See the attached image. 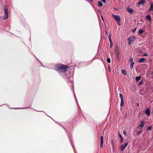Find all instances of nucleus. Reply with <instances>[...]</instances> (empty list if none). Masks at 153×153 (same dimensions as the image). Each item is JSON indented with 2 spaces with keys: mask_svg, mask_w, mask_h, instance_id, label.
Returning <instances> with one entry per match:
<instances>
[{
  "mask_svg": "<svg viewBox=\"0 0 153 153\" xmlns=\"http://www.w3.org/2000/svg\"><path fill=\"white\" fill-rule=\"evenodd\" d=\"M56 70L59 72H65L67 71V66L62 64H58L56 66Z\"/></svg>",
  "mask_w": 153,
  "mask_h": 153,
  "instance_id": "f257e3e1",
  "label": "nucleus"
},
{
  "mask_svg": "<svg viewBox=\"0 0 153 153\" xmlns=\"http://www.w3.org/2000/svg\"><path fill=\"white\" fill-rule=\"evenodd\" d=\"M4 10L5 15V17L4 18L5 19H7L8 18V10L7 7L6 6H4Z\"/></svg>",
  "mask_w": 153,
  "mask_h": 153,
  "instance_id": "f03ea898",
  "label": "nucleus"
},
{
  "mask_svg": "<svg viewBox=\"0 0 153 153\" xmlns=\"http://www.w3.org/2000/svg\"><path fill=\"white\" fill-rule=\"evenodd\" d=\"M119 95L121 99V103L120 105L121 107H123L124 105V104L123 95L121 94H120Z\"/></svg>",
  "mask_w": 153,
  "mask_h": 153,
  "instance_id": "7ed1b4c3",
  "label": "nucleus"
},
{
  "mask_svg": "<svg viewBox=\"0 0 153 153\" xmlns=\"http://www.w3.org/2000/svg\"><path fill=\"white\" fill-rule=\"evenodd\" d=\"M112 17L117 21L120 22V16L117 15H112Z\"/></svg>",
  "mask_w": 153,
  "mask_h": 153,
  "instance_id": "20e7f679",
  "label": "nucleus"
},
{
  "mask_svg": "<svg viewBox=\"0 0 153 153\" xmlns=\"http://www.w3.org/2000/svg\"><path fill=\"white\" fill-rule=\"evenodd\" d=\"M144 125V122L142 121L141 122L140 124L138 126L137 128L139 129H141L143 127Z\"/></svg>",
  "mask_w": 153,
  "mask_h": 153,
  "instance_id": "39448f33",
  "label": "nucleus"
},
{
  "mask_svg": "<svg viewBox=\"0 0 153 153\" xmlns=\"http://www.w3.org/2000/svg\"><path fill=\"white\" fill-rule=\"evenodd\" d=\"M128 145L127 143H126L124 144V145H122L120 147V149L121 151H122L126 147V146H127Z\"/></svg>",
  "mask_w": 153,
  "mask_h": 153,
  "instance_id": "423d86ee",
  "label": "nucleus"
},
{
  "mask_svg": "<svg viewBox=\"0 0 153 153\" xmlns=\"http://www.w3.org/2000/svg\"><path fill=\"white\" fill-rule=\"evenodd\" d=\"M103 137L102 136L100 137V147L101 148L103 146Z\"/></svg>",
  "mask_w": 153,
  "mask_h": 153,
  "instance_id": "0eeeda50",
  "label": "nucleus"
},
{
  "mask_svg": "<svg viewBox=\"0 0 153 153\" xmlns=\"http://www.w3.org/2000/svg\"><path fill=\"white\" fill-rule=\"evenodd\" d=\"M135 39L134 37H130L128 39V41H130V42H132L134 41Z\"/></svg>",
  "mask_w": 153,
  "mask_h": 153,
  "instance_id": "6e6552de",
  "label": "nucleus"
},
{
  "mask_svg": "<svg viewBox=\"0 0 153 153\" xmlns=\"http://www.w3.org/2000/svg\"><path fill=\"white\" fill-rule=\"evenodd\" d=\"M145 113L147 115V116H149L150 114V112L149 109L147 108L145 111Z\"/></svg>",
  "mask_w": 153,
  "mask_h": 153,
  "instance_id": "1a4fd4ad",
  "label": "nucleus"
},
{
  "mask_svg": "<svg viewBox=\"0 0 153 153\" xmlns=\"http://www.w3.org/2000/svg\"><path fill=\"white\" fill-rule=\"evenodd\" d=\"M127 10L128 13H132L133 12V9L130 8H127Z\"/></svg>",
  "mask_w": 153,
  "mask_h": 153,
  "instance_id": "9d476101",
  "label": "nucleus"
},
{
  "mask_svg": "<svg viewBox=\"0 0 153 153\" xmlns=\"http://www.w3.org/2000/svg\"><path fill=\"white\" fill-rule=\"evenodd\" d=\"M145 60V59L144 58H142L140 59H139V61L141 63V62H143Z\"/></svg>",
  "mask_w": 153,
  "mask_h": 153,
  "instance_id": "9b49d317",
  "label": "nucleus"
},
{
  "mask_svg": "<svg viewBox=\"0 0 153 153\" xmlns=\"http://www.w3.org/2000/svg\"><path fill=\"white\" fill-rule=\"evenodd\" d=\"M145 0H141L138 2V4H144Z\"/></svg>",
  "mask_w": 153,
  "mask_h": 153,
  "instance_id": "f8f14e48",
  "label": "nucleus"
},
{
  "mask_svg": "<svg viewBox=\"0 0 153 153\" xmlns=\"http://www.w3.org/2000/svg\"><path fill=\"white\" fill-rule=\"evenodd\" d=\"M121 72L124 75L126 74V71L125 70L122 69L121 70Z\"/></svg>",
  "mask_w": 153,
  "mask_h": 153,
  "instance_id": "ddd939ff",
  "label": "nucleus"
},
{
  "mask_svg": "<svg viewBox=\"0 0 153 153\" xmlns=\"http://www.w3.org/2000/svg\"><path fill=\"white\" fill-rule=\"evenodd\" d=\"M146 18L149 21H151V17L149 15H148L146 17Z\"/></svg>",
  "mask_w": 153,
  "mask_h": 153,
  "instance_id": "4468645a",
  "label": "nucleus"
},
{
  "mask_svg": "<svg viewBox=\"0 0 153 153\" xmlns=\"http://www.w3.org/2000/svg\"><path fill=\"white\" fill-rule=\"evenodd\" d=\"M153 10V4H151V7L149 9V11H150Z\"/></svg>",
  "mask_w": 153,
  "mask_h": 153,
  "instance_id": "2eb2a0df",
  "label": "nucleus"
},
{
  "mask_svg": "<svg viewBox=\"0 0 153 153\" xmlns=\"http://www.w3.org/2000/svg\"><path fill=\"white\" fill-rule=\"evenodd\" d=\"M141 78V77L140 76H137L136 77V80L137 81H139Z\"/></svg>",
  "mask_w": 153,
  "mask_h": 153,
  "instance_id": "dca6fc26",
  "label": "nucleus"
},
{
  "mask_svg": "<svg viewBox=\"0 0 153 153\" xmlns=\"http://www.w3.org/2000/svg\"><path fill=\"white\" fill-rule=\"evenodd\" d=\"M144 32V30H143L142 29H140L138 32V33L139 34H141L143 33Z\"/></svg>",
  "mask_w": 153,
  "mask_h": 153,
  "instance_id": "f3484780",
  "label": "nucleus"
},
{
  "mask_svg": "<svg viewBox=\"0 0 153 153\" xmlns=\"http://www.w3.org/2000/svg\"><path fill=\"white\" fill-rule=\"evenodd\" d=\"M134 64V63L133 62H132L130 64V67L131 69H132L133 68V66Z\"/></svg>",
  "mask_w": 153,
  "mask_h": 153,
  "instance_id": "a211bd4d",
  "label": "nucleus"
},
{
  "mask_svg": "<svg viewBox=\"0 0 153 153\" xmlns=\"http://www.w3.org/2000/svg\"><path fill=\"white\" fill-rule=\"evenodd\" d=\"M98 4L99 6L101 7L102 6V3L100 1H99L98 2Z\"/></svg>",
  "mask_w": 153,
  "mask_h": 153,
  "instance_id": "6ab92c4d",
  "label": "nucleus"
},
{
  "mask_svg": "<svg viewBox=\"0 0 153 153\" xmlns=\"http://www.w3.org/2000/svg\"><path fill=\"white\" fill-rule=\"evenodd\" d=\"M152 129V127L151 126H149L147 128V130H151Z\"/></svg>",
  "mask_w": 153,
  "mask_h": 153,
  "instance_id": "aec40b11",
  "label": "nucleus"
},
{
  "mask_svg": "<svg viewBox=\"0 0 153 153\" xmlns=\"http://www.w3.org/2000/svg\"><path fill=\"white\" fill-rule=\"evenodd\" d=\"M107 61L108 63H110L111 60L109 58H108L107 59Z\"/></svg>",
  "mask_w": 153,
  "mask_h": 153,
  "instance_id": "412c9836",
  "label": "nucleus"
},
{
  "mask_svg": "<svg viewBox=\"0 0 153 153\" xmlns=\"http://www.w3.org/2000/svg\"><path fill=\"white\" fill-rule=\"evenodd\" d=\"M142 132V131L141 130H140L138 131V132L137 133V135H139V134H141Z\"/></svg>",
  "mask_w": 153,
  "mask_h": 153,
  "instance_id": "4be33fe9",
  "label": "nucleus"
},
{
  "mask_svg": "<svg viewBox=\"0 0 153 153\" xmlns=\"http://www.w3.org/2000/svg\"><path fill=\"white\" fill-rule=\"evenodd\" d=\"M123 134L125 135V136H126V131L125 130H124L123 131Z\"/></svg>",
  "mask_w": 153,
  "mask_h": 153,
  "instance_id": "5701e85b",
  "label": "nucleus"
},
{
  "mask_svg": "<svg viewBox=\"0 0 153 153\" xmlns=\"http://www.w3.org/2000/svg\"><path fill=\"white\" fill-rule=\"evenodd\" d=\"M115 50L116 51H117V50H118V46H117L116 47Z\"/></svg>",
  "mask_w": 153,
  "mask_h": 153,
  "instance_id": "b1692460",
  "label": "nucleus"
},
{
  "mask_svg": "<svg viewBox=\"0 0 153 153\" xmlns=\"http://www.w3.org/2000/svg\"><path fill=\"white\" fill-rule=\"evenodd\" d=\"M129 61L130 62H132V61H133V59H132V58L131 57L130 58V59L129 60Z\"/></svg>",
  "mask_w": 153,
  "mask_h": 153,
  "instance_id": "393cba45",
  "label": "nucleus"
},
{
  "mask_svg": "<svg viewBox=\"0 0 153 153\" xmlns=\"http://www.w3.org/2000/svg\"><path fill=\"white\" fill-rule=\"evenodd\" d=\"M111 34H110L108 36V38L109 39H110L111 38Z\"/></svg>",
  "mask_w": 153,
  "mask_h": 153,
  "instance_id": "a878e982",
  "label": "nucleus"
},
{
  "mask_svg": "<svg viewBox=\"0 0 153 153\" xmlns=\"http://www.w3.org/2000/svg\"><path fill=\"white\" fill-rule=\"evenodd\" d=\"M143 81H140L139 82V84L140 85H142L143 84Z\"/></svg>",
  "mask_w": 153,
  "mask_h": 153,
  "instance_id": "bb28decb",
  "label": "nucleus"
},
{
  "mask_svg": "<svg viewBox=\"0 0 153 153\" xmlns=\"http://www.w3.org/2000/svg\"><path fill=\"white\" fill-rule=\"evenodd\" d=\"M136 28L135 29H133L132 30V32H133V33H134V32H135L136 30Z\"/></svg>",
  "mask_w": 153,
  "mask_h": 153,
  "instance_id": "cd10ccee",
  "label": "nucleus"
},
{
  "mask_svg": "<svg viewBox=\"0 0 153 153\" xmlns=\"http://www.w3.org/2000/svg\"><path fill=\"white\" fill-rule=\"evenodd\" d=\"M147 53H145L144 54H143V56H147Z\"/></svg>",
  "mask_w": 153,
  "mask_h": 153,
  "instance_id": "c85d7f7f",
  "label": "nucleus"
},
{
  "mask_svg": "<svg viewBox=\"0 0 153 153\" xmlns=\"http://www.w3.org/2000/svg\"><path fill=\"white\" fill-rule=\"evenodd\" d=\"M121 138V140L120 141V143H121L123 142V139L122 137V138Z\"/></svg>",
  "mask_w": 153,
  "mask_h": 153,
  "instance_id": "c756f323",
  "label": "nucleus"
},
{
  "mask_svg": "<svg viewBox=\"0 0 153 153\" xmlns=\"http://www.w3.org/2000/svg\"><path fill=\"white\" fill-rule=\"evenodd\" d=\"M112 45H113V44H112V43H110V47L111 48V47L112 46Z\"/></svg>",
  "mask_w": 153,
  "mask_h": 153,
  "instance_id": "7c9ffc66",
  "label": "nucleus"
},
{
  "mask_svg": "<svg viewBox=\"0 0 153 153\" xmlns=\"http://www.w3.org/2000/svg\"><path fill=\"white\" fill-rule=\"evenodd\" d=\"M118 134H119V137L120 138H122V135H121V134H119L118 133Z\"/></svg>",
  "mask_w": 153,
  "mask_h": 153,
  "instance_id": "2f4dec72",
  "label": "nucleus"
},
{
  "mask_svg": "<svg viewBox=\"0 0 153 153\" xmlns=\"http://www.w3.org/2000/svg\"><path fill=\"white\" fill-rule=\"evenodd\" d=\"M116 52H117V54H119V53H120V52H119V50H117V51H116Z\"/></svg>",
  "mask_w": 153,
  "mask_h": 153,
  "instance_id": "473e14b6",
  "label": "nucleus"
},
{
  "mask_svg": "<svg viewBox=\"0 0 153 153\" xmlns=\"http://www.w3.org/2000/svg\"><path fill=\"white\" fill-rule=\"evenodd\" d=\"M101 1L105 3V0H101Z\"/></svg>",
  "mask_w": 153,
  "mask_h": 153,
  "instance_id": "72a5a7b5",
  "label": "nucleus"
},
{
  "mask_svg": "<svg viewBox=\"0 0 153 153\" xmlns=\"http://www.w3.org/2000/svg\"><path fill=\"white\" fill-rule=\"evenodd\" d=\"M131 42H130V41H128V45H130V44Z\"/></svg>",
  "mask_w": 153,
  "mask_h": 153,
  "instance_id": "f704fd0d",
  "label": "nucleus"
},
{
  "mask_svg": "<svg viewBox=\"0 0 153 153\" xmlns=\"http://www.w3.org/2000/svg\"><path fill=\"white\" fill-rule=\"evenodd\" d=\"M143 52L142 51H140V53H142Z\"/></svg>",
  "mask_w": 153,
  "mask_h": 153,
  "instance_id": "c9c22d12",
  "label": "nucleus"
},
{
  "mask_svg": "<svg viewBox=\"0 0 153 153\" xmlns=\"http://www.w3.org/2000/svg\"><path fill=\"white\" fill-rule=\"evenodd\" d=\"M89 0L91 2H93L94 1V0Z\"/></svg>",
  "mask_w": 153,
  "mask_h": 153,
  "instance_id": "e433bc0d",
  "label": "nucleus"
},
{
  "mask_svg": "<svg viewBox=\"0 0 153 153\" xmlns=\"http://www.w3.org/2000/svg\"><path fill=\"white\" fill-rule=\"evenodd\" d=\"M109 40H110V43H112V42H111V39H109Z\"/></svg>",
  "mask_w": 153,
  "mask_h": 153,
  "instance_id": "4c0bfd02",
  "label": "nucleus"
},
{
  "mask_svg": "<svg viewBox=\"0 0 153 153\" xmlns=\"http://www.w3.org/2000/svg\"><path fill=\"white\" fill-rule=\"evenodd\" d=\"M101 17L102 19V20H103V17L101 15Z\"/></svg>",
  "mask_w": 153,
  "mask_h": 153,
  "instance_id": "58836bf2",
  "label": "nucleus"
},
{
  "mask_svg": "<svg viewBox=\"0 0 153 153\" xmlns=\"http://www.w3.org/2000/svg\"><path fill=\"white\" fill-rule=\"evenodd\" d=\"M117 24H118V25H119V26H120V23L119 24H118V23H117Z\"/></svg>",
  "mask_w": 153,
  "mask_h": 153,
  "instance_id": "ea45409f",
  "label": "nucleus"
},
{
  "mask_svg": "<svg viewBox=\"0 0 153 153\" xmlns=\"http://www.w3.org/2000/svg\"><path fill=\"white\" fill-rule=\"evenodd\" d=\"M139 106V103H137V106Z\"/></svg>",
  "mask_w": 153,
  "mask_h": 153,
  "instance_id": "a19ab883",
  "label": "nucleus"
},
{
  "mask_svg": "<svg viewBox=\"0 0 153 153\" xmlns=\"http://www.w3.org/2000/svg\"><path fill=\"white\" fill-rule=\"evenodd\" d=\"M111 143H113V141H112Z\"/></svg>",
  "mask_w": 153,
  "mask_h": 153,
  "instance_id": "79ce46f5",
  "label": "nucleus"
}]
</instances>
